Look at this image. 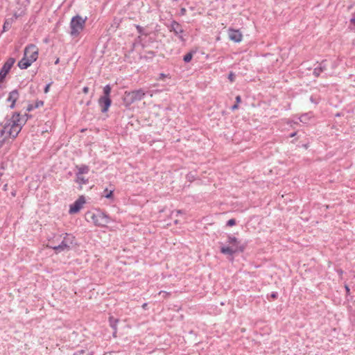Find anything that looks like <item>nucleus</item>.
<instances>
[{
    "instance_id": "de8ad7c7",
    "label": "nucleus",
    "mask_w": 355,
    "mask_h": 355,
    "mask_svg": "<svg viewBox=\"0 0 355 355\" xmlns=\"http://www.w3.org/2000/svg\"><path fill=\"white\" fill-rule=\"evenodd\" d=\"M296 134H297V132H294L291 133V134L290 135V136H289V137H293L294 136H295V135H296Z\"/></svg>"
},
{
    "instance_id": "39448f33",
    "label": "nucleus",
    "mask_w": 355,
    "mask_h": 355,
    "mask_svg": "<svg viewBox=\"0 0 355 355\" xmlns=\"http://www.w3.org/2000/svg\"><path fill=\"white\" fill-rule=\"evenodd\" d=\"M146 96V92L143 89H135L130 92H125L123 101L126 105H130L137 101L142 100Z\"/></svg>"
},
{
    "instance_id": "cd10ccee",
    "label": "nucleus",
    "mask_w": 355,
    "mask_h": 355,
    "mask_svg": "<svg viewBox=\"0 0 355 355\" xmlns=\"http://www.w3.org/2000/svg\"><path fill=\"white\" fill-rule=\"evenodd\" d=\"M12 22L10 19L6 20L3 26V31H6L10 28Z\"/></svg>"
},
{
    "instance_id": "0eeeda50",
    "label": "nucleus",
    "mask_w": 355,
    "mask_h": 355,
    "mask_svg": "<svg viewBox=\"0 0 355 355\" xmlns=\"http://www.w3.org/2000/svg\"><path fill=\"white\" fill-rule=\"evenodd\" d=\"M24 56L27 57L30 61L34 62L38 58V49L33 44H28L24 51Z\"/></svg>"
},
{
    "instance_id": "4468645a",
    "label": "nucleus",
    "mask_w": 355,
    "mask_h": 355,
    "mask_svg": "<svg viewBox=\"0 0 355 355\" xmlns=\"http://www.w3.org/2000/svg\"><path fill=\"white\" fill-rule=\"evenodd\" d=\"M22 127L17 125L14 126L12 125H10V127L8 128V135L10 137H12V139H15L17 137L20 131L21 130Z\"/></svg>"
},
{
    "instance_id": "aec40b11",
    "label": "nucleus",
    "mask_w": 355,
    "mask_h": 355,
    "mask_svg": "<svg viewBox=\"0 0 355 355\" xmlns=\"http://www.w3.org/2000/svg\"><path fill=\"white\" fill-rule=\"evenodd\" d=\"M114 189L109 190L107 188H105L103 191V194L102 196L107 199L114 200Z\"/></svg>"
},
{
    "instance_id": "5701e85b",
    "label": "nucleus",
    "mask_w": 355,
    "mask_h": 355,
    "mask_svg": "<svg viewBox=\"0 0 355 355\" xmlns=\"http://www.w3.org/2000/svg\"><path fill=\"white\" fill-rule=\"evenodd\" d=\"M196 53V51H191L189 53H187V54H185L183 57L184 62L186 63L191 62V60H192V58L193 57V55Z\"/></svg>"
},
{
    "instance_id": "c85d7f7f",
    "label": "nucleus",
    "mask_w": 355,
    "mask_h": 355,
    "mask_svg": "<svg viewBox=\"0 0 355 355\" xmlns=\"http://www.w3.org/2000/svg\"><path fill=\"white\" fill-rule=\"evenodd\" d=\"M186 178L189 182H192L196 180V175L193 172H189L186 175Z\"/></svg>"
},
{
    "instance_id": "603ef678",
    "label": "nucleus",
    "mask_w": 355,
    "mask_h": 355,
    "mask_svg": "<svg viewBox=\"0 0 355 355\" xmlns=\"http://www.w3.org/2000/svg\"><path fill=\"white\" fill-rule=\"evenodd\" d=\"M159 76H160V78H162L165 77V74H164V73H160V74H159Z\"/></svg>"
},
{
    "instance_id": "dca6fc26",
    "label": "nucleus",
    "mask_w": 355,
    "mask_h": 355,
    "mask_svg": "<svg viewBox=\"0 0 355 355\" xmlns=\"http://www.w3.org/2000/svg\"><path fill=\"white\" fill-rule=\"evenodd\" d=\"M33 62L30 61V60L26 56L24 55V57L18 62L17 66L21 69H26L28 68L31 64Z\"/></svg>"
},
{
    "instance_id": "3c124183",
    "label": "nucleus",
    "mask_w": 355,
    "mask_h": 355,
    "mask_svg": "<svg viewBox=\"0 0 355 355\" xmlns=\"http://www.w3.org/2000/svg\"><path fill=\"white\" fill-rule=\"evenodd\" d=\"M148 306L147 303H144L143 305H142V307L144 309H146V307Z\"/></svg>"
},
{
    "instance_id": "2eb2a0df",
    "label": "nucleus",
    "mask_w": 355,
    "mask_h": 355,
    "mask_svg": "<svg viewBox=\"0 0 355 355\" xmlns=\"http://www.w3.org/2000/svg\"><path fill=\"white\" fill-rule=\"evenodd\" d=\"M109 324L113 329L112 336L113 337H116V333H117V324L119 322V320L118 318H114V316H110L109 319Z\"/></svg>"
},
{
    "instance_id": "864d4df0",
    "label": "nucleus",
    "mask_w": 355,
    "mask_h": 355,
    "mask_svg": "<svg viewBox=\"0 0 355 355\" xmlns=\"http://www.w3.org/2000/svg\"><path fill=\"white\" fill-rule=\"evenodd\" d=\"M59 61H60L59 58H57V60H55V64H58V63H59Z\"/></svg>"
},
{
    "instance_id": "c756f323",
    "label": "nucleus",
    "mask_w": 355,
    "mask_h": 355,
    "mask_svg": "<svg viewBox=\"0 0 355 355\" xmlns=\"http://www.w3.org/2000/svg\"><path fill=\"white\" fill-rule=\"evenodd\" d=\"M10 123H5L3 129L0 131V138H1L3 137V135L5 134L6 131L8 132V129L10 127Z\"/></svg>"
},
{
    "instance_id": "f704fd0d",
    "label": "nucleus",
    "mask_w": 355,
    "mask_h": 355,
    "mask_svg": "<svg viewBox=\"0 0 355 355\" xmlns=\"http://www.w3.org/2000/svg\"><path fill=\"white\" fill-rule=\"evenodd\" d=\"M52 83H52V82H51V83H48V84L44 87V92L45 94H46V93H48V92H49L50 87H51V84H52Z\"/></svg>"
},
{
    "instance_id": "f257e3e1",
    "label": "nucleus",
    "mask_w": 355,
    "mask_h": 355,
    "mask_svg": "<svg viewBox=\"0 0 355 355\" xmlns=\"http://www.w3.org/2000/svg\"><path fill=\"white\" fill-rule=\"evenodd\" d=\"M229 244L232 245L230 246L220 247V252L223 254H228L232 256L233 254L239 252H243L246 248V243H241V241L237 238L232 235H227V241Z\"/></svg>"
},
{
    "instance_id": "5fc2aeb1",
    "label": "nucleus",
    "mask_w": 355,
    "mask_h": 355,
    "mask_svg": "<svg viewBox=\"0 0 355 355\" xmlns=\"http://www.w3.org/2000/svg\"><path fill=\"white\" fill-rule=\"evenodd\" d=\"M90 103H91V101H87V102L86 105H90Z\"/></svg>"
},
{
    "instance_id": "1a4fd4ad",
    "label": "nucleus",
    "mask_w": 355,
    "mask_h": 355,
    "mask_svg": "<svg viewBox=\"0 0 355 355\" xmlns=\"http://www.w3.org/2000/svg\"><path fill=\"white\" fill-rule=\"evenodd\" d=\"M170 31L171 32H173L174 34L178 37V38L182 41V42H185V39L184 38V37L181 35L183 32H184V30L182 28V26L181 25L176 21H173L171 24V26H170Z\"/></svg>"
},
{
    "instance_id": "9b49d317",
    "label": "nucleus",
    "mask_w": 355,
    "mask_h": 355,
    "mask_svg": "<svg viewBox=\"0 0 355 355\" xmlns=\"http://www.w3.org/2000/svg\"><path fill=\"white\" fill-rule=\"evenodd\" d=\"M19 97V94L17 89H13L9 93L6 101L11 102V104L10 105V109H13L15 107L16 101L18 100Z\"/></svg>"
},
{
    "instance_id": "e433bc0d",
    "label": "nucleus",
    "mask_w": 355,
    "mask_h": 355,
    "mask_svg": "<svg viewBox=\"0 0 355 355\" xmlns=\"http://www.w3.org/2000/svg\"><path fill=\"white\" fill-rule=\"evenodd\" d=\"M235 100H236V103H240L241 102V96L238 95L236 96L235 98Z\"/></svg>"
},
{
    "instance_id": "20e7f679",
    "label": "nucleus",
    "mask_w": 355,
    "mask_h": 355,
    "mask_svg": "<svg viewBox=\"0 0 355 355\" xmlns=\"http://www.w3.org/2000/svg\"><path fill=\"white\" fill-rule=\"evenodd\" d=\"M87 216L96 226L105 227L111 222L110 216L101 209H96L93 213H88Z\"/></svg>"
},
{
    "instance_id": "79ce46f5",
    "label": "nucleus",
    "mask_w": 355,
    "mask_h": 355,
    "mask_svg": "<svg viewBox=\"0 0 355 355\" xmlns=\"http://www.w3.org/2000/svg\"><path fill=\"white\" fill-rule=\"evenodd\" d=\"M6 163L4 162H2L1 163V166H0L1 169L4 170L6 168Z\"/></svg>"
},
{
    "instance_id": "c03bdc74",
    "label": "nucleus",
    "mask_w": 355,
    "mask_h": 355,
    "mask_svg": "<svg viewBox=\"0 0 355 355\" xmlns=\"http://www.w3.org/2000/svg\"><path fill=\"white\" fill-rule=\"evenodd\" d=\"M6 138H3L2 139H0V148H1V146H3V144H4L5 141H6Z\"/></svg>"
},
{
    "instance_id": "9d476101",
    "label": "nucleus",
    "mask_w": 355,
    "mask_h": 355,
    "mask_svg": "<svg viewBox=\"0 0 355 355\" xmlns=\"http://www.w3.org/2000/svg\"><path fill=\"white\" fill-rule=\"evenodd\" d=\"M98 105L101 107V111L105 113L109 110L112 105V99L110 97L101 96L98 101Z\"/></svg>"
},
{
    "instance_id": "f03ea898",
    "label": "nucleus",
    "mask_w": 355,
    "mask_h": 355,
    "mask_svg": "<svg viewBox=\"0 0 355 355\" xmlns=\"http://www.w3.org/2000/svg\"><path fill=\"white\" fill-rule=\"evenodd\" d=\"M76 245H77V243L75 236L71 234L66 233L59 245H48V248H52L58 254L64 251H69Z\"/></svg>"
},
{
    "instance_id": "ddd939ff",
    "label": "nucleus",
    "mask_w": 355,
    "mask_h": 355,
    "mask_svg": "<svg viewBox=\"0 0 355 355\" xmlns=\"http://www.w3.org/2000/svg\"><path fill=\"white\" fill-rule=\"evenodd\" d=\"M6 123H10V125H12L14 126H23V121L22 118L20 116L19 113L15 112L12 114V116L10 119H8Z\"/></svg>"
},
{
    "instance_id": "6e6d98bb",
    "label": "nucleus",
    "mask_w": 355,
    "mask_h": 355,
    "mask_svg": "<svg viewBox=\"0 0 355 355\" xmlns=\"http://www.w3.org/2000/svg\"><path fill=\"white\" fill-rule=\"evenodd\" d=\"M1 125H2V123H0V126H1Z\"/></svg>"
},
{
    "instance_id": "473e14b6",
    "label": "nucleus",
    "mask_w": 355,
    "mask_h": 355,
    "mask_svg": "<svg viewBox=\"0 0 355 355\" xmlns=\"http://www.w3.org/2000/svg\"><path fill=\"white\" fill-rule=\"evenodd\" d=\"M235 77H236V75L234 74V72H232V71H230V73H229V75H228V79L230 80V81L231 83L234 82V80H235Z\"/></svg>"
},
{
    "instance_id": "8fccbe9b",
    "label": "nucleus",
    "mask_w": 355,
    "mask_h": 355,
    "mask_svg": "<svg viewBox=\"0 0 355 355\" xmlns=\"http://www.w3.org/2000/svg\"><path fill=\"white\" fill-rule=\"evenodd\" d=\"M11 195H12V196H16V191H12V192L11 193Z\"/></svg>"
},
{
    "instance_id": "4c0bfd02",
    "label": "nucleus",
    "mask_w": 355,
    "mask_h": 355,
    "mask_svg": "<svg viewBox=\"0 0 355 355\" xmlns=\"http://www.w3.org/2000/svg\"><path fill=\"white\" fill-rule=\"evenodd\" d=\"M186 12H187V10H186V8H182L180 9V15H186Z\"/></svg>"
},
{
    "instance_id": "f8f14e48",
    "label": "nucleus",
    "mask_w": 355,
    "mask_h": 355,
    "mask_svg": "<svg viewBox=\"0 0 355 355\" xmlns=\"http://www.w3.org/2000/svg\"><path fill=\"white\" fill-rule=\"evenodd\" d=\"M228 34L230 40L234 42H240L242 40L243 35L239 30L230 28Z\"/></svg>"
},
{
    "instance_id": "b1692460",
    "label": "nucleus",
    "mask_w": 355,
    "mask_h": 355,
    "mask_svg": "<svg viewBox=\"0 0 355 355\" xmlns=\"http://www.w3.org/2000/svg\"><path fill=\"white\" fill-rule=\"evenodd\" d=\"M30 2V0H17V6L26 9Z\"/></svg>"
},
{
    "instance_id": "a18cd8bd",
    "label": "nucleus",
    "mask_w": 355,
    "mask_h": 355,
    "mask_svg": "<svg viewBox=\"0 0 355 355\" xmlns=\"http://www.w3.org/2000/svg\"><path fill=\"white\" fill-rule=\"evenodd\" d=\"M337 272L340 275H342L343 273V271L342 269H338L337 270Z\"/></svg>"
},
{
    "instance_id": "2f4dec72",
    "label": "nucleus",
    "mask_w": 355,
    "mask_h": 355,
    "mask_svg": "<svg viewBox=\"0 0 355 355\" xmlns=\"http://www.w3.org/2000/svg\"><path fill=\"white\" fill-rule=\"evenodd\" d=\"M236 224V219L231 218L227 221L226 225L228 227H232Z\"/></svg>"
},
{
    "instance_id": "a211bd4d",
    "label": "nucleus",
    "mask_w": 355,
    "mask_h": 355,
    "mask_svg": "<svg viewBox=\"0 0 355 355\" xmlns=\"http://www.w3.org/2000/svg\"><path fill=\"white\" fill-rule=\"evenodd\" d=\"M25 8H23L21 7L17 6V10H15L13 16L12 18H10L11 21H14L15 20L17 19L19 17L23 16L25 15L26 12Z\"/></svg>"
},
{
    "instance_id": "6ab92c4d",
    "label": "nucleus",
    "mask_w": 355,
    "mask_h": 355,
    "mask_svg": "<svg viewBox=\"0 0 355 355\" xmlns=\"http://www.w3.org/2000/svg\"><path fill=\"white\" fill-rule=\"evenodd\" d=\"M43 105H44V101H42V100H37L35 101V104H28L27 107H26V110L28 112H31L34 109L39 108V107H42Z\"/></svg>"
},
{
    "instance_id": "393cba45",
    "label": "nucleus",
    "mask_w": 355,
    "mask_h": 355,
    "mask_svg": "<svg viewBox=\"0 0 355 355\" xmlns=\"http://www.w3.org/2000/svg\"><path fill=\"white\" fill-rule=\"evenodd\" d=\"M111 91H112L111 86L110 85H106L103 87V95L102 96L110 97Z\"/></svg>"
},
{
    "instance_id": "c9c22d12",
    "label": "nucleus",
    "mask_w": 355,
    "mask_h": 355,
    "mask_svg": "<svg viewBox=\"0 0 355 355\" xmlns=\"http://www.w3.org/2000/svg\"><path fill=\"white\" fill-rule=\"evenodd\" d=\"M278 297V293L277 292H272L270 294V297L273 300L277 299Z\"/></svg>"
},
{
    "instance_id": "6e6552de",
    "label": "nucleus",
    "mask_w": 355,
    "mask_h": 355,
    "mask_svg": "<svg viewBox=\"0 0 355 355\" xmlns=\"http://www.w3.org/2000/svg\"><path fill=\"white\" fill-rule=\"evenodd\" d=\"M85 202V197L83 196H80L72 205H70L69 210V214H73L79 212Z\"/></svg>"
},
{
    "instance_id": "423d86ee",
    "label": "nucleus",
    "mask_w": 355,
    "mask_h": 355,
    "mask_svg": "<svg viewBox=\"0 0 355 355\" xmlns=\"http://www.w3.org/2000/svg\"><path fill=\"white\" fill-rule=\"evenodd\" d=\"M15 58H9L3 64L1 69H0V88H1V84L5 80L6 76L10 72L12 67L15 62Z\"/></svg>"
},
{
    "instance_id": "7c9ffc66",
    "label": "nucleus",
    "mask_w": 355,
    "mask_h": 355,
    "mask_svg": "<svg viewBox=\"0 0 355 355\" xmlns=\"http://www.w3.org/2000/svg\"><path fill=\"white\" fill-rule=\"evenodd\" d=\"M73 355H92L91 353L86 352L85 350L81 349L73 353Z\"/></svg>"
},
{
    "instance_id": "412c9836",
    "label": "nucleus",
    "mask_w": 355,
    "mask_h": 355,
    "mask_svg": "<svg viewBox=\"0 0 355 355\" xmlns=\"http://www.w3.org/2000/svg\"><path fill=\"white\" fill-rule=\"evenodd\" d=\"M78 168V173L76 175H82L83 174H87L88 173L89 171V168L87 165H81L80 166H76Z\"/></svg>"
},
{
    "instance_id": "7ed1b4c3",
    "label": "nucleus",
    "mask_w": 355,
    "mask_h": 355,
    "mask_svg": "<svg viewBox=\"0 0 355 355\" xmlns=\"http://www.w3.org/2000/svg\"><path fill=\"white\" fill-rule=\"evenodd\" d=\"M87 17L83 18L79 15L73 16L70 21V35L73 37H78L83 31Z\"/></svg>"
},
{
    "instance_id": "37998d69",
    "label": "nucleus",
    "mask_w": 355,
    "mask_h": 355,
    "mask_svg": "<svg viewBox=\"0 0 355 355\" xmlns=\"http://www.w3.org/2000/svg\"><path fill=\"white\" fill-rule=\"evenodd\" d=\"M350 24L355 26V16L350 19Z\"/></svg>"
},
{
    "instance_id": "a19ab883",
    "label": "nucleus",
    "mask_w": 355,
    "mask_h": 355,
    "mask_svg": "<svg viewBox=\"0 0 355 355\" xmlns=\"http://www.w3.org/2000/svg\"><path fill=\"white\" fill-rule=\"evenodd\" d=\"M83 92L84 94H87L89 92V87H84L83 88Z\"/></svg>"
},
{
    "instance_id": "49530a36",
    "label": "nucleus",
    "mask_w": 355,
    "mask_h": 355,
    "mask_svg": "<svg viewBox=\"0 0 355 355\" xmlns=\"http://www.w3.org/2000/svg\"><path fill=\"white\" fill-rule=\"evenodd\" d=\"M3 189L4 191H7V189H8V184H5L3 185Z\"/></svg>"
},
{
    "instance_id": "bb28decb",
    "label": "nucleus",
    "mask_w": 355,
    "mask_h": 355,
    "mask_svg": "<svg viewBox=\"0 0 355 355\" xmlns=\"http://www.w3.org/2000/svg\"><path fill=\"white\" fill-rule=\"evenodd\" d=\"M135 28H136V29H137V31L139 34L143 35H145V36H148L149 35V33H146L144 31V28L142 26H141L140 25L136 24L135 25Z\"/></svg>"
},
{
    "instance_id": "72a5a7b5",
    "label": "nucleus",
    "mask_w": 355,
    "mask_h": 355,
    "mask_svg": "<svg viewBox=\"0 0 355 355\" xmlns=\"http://www.w3.org/2000/svg\"><path fill=\"white\" fill-rule=\"evenodd\" d=\"M32 116L31 114H25L22 118V121H23V125L26 123V122L27 121V120L31 118Z\"/></svg>"
},
{
    "instance_id": "a878e982",
    "label": "nucleus",
    "mask_w": 355,
    "mask_h": 355,
    "mask_svg": "<svg viewBox=\"0 0 355 355\" xmlns=\"http://www.w3.org/2000/svg\"><path fill=\"white\" fill-rule=\"evenodd\" d=\"M76 182L81 185L87 184L89 180L88 179H85L82 175H76Z\"/></svg>"
},
{
    "instance_id": "58836bf2",
    "label": "nucleus",
    "mask_w": 355,
    "mask_h": 355,
    "mask_svg": "<svg viewBox=\"0 0 355 355\" xmlns=\"http://www.w3.org/2000/svg\"><path fill=\"white\" fill-rule=\"evenodd\" d=\"M345 291L347 295H349L350 293V288L347 285L345 286Z\"/></svg>"
},
{
    "instance_id": "ea45409f",
    "label": "nucleus",
    "mask_w": 355,
    "mask_h": 355,
    "mask_svg": "<svg viewBox=\"0 0 355 355\" xmlns=\"http://www.w3.org/2000/svg\"><path fill=\"white\" fill-rule=\"evenodd\" d=\"M238 108H239V104L238 103H235L231 107L232 110H237Z\"/></svg>"
},
{
    "instance_id": "f3484780",
    "label": "nucleus",
    "mask_w": 355,
    "mask_h": 355,
    "mask_svg": "<svg viewBox=\"0 0 355 355\" xmlns=\"http://www.w3.org/2000/svg\"><path fill=\"white\" fill-rule=\"evenodd\" d=\"M327 69V64H325V61H322L318 67H315L313 70V74L315 77L318 78L320 76V73L324 71Z\"/></svg>"
},
{
    "instance_id": "4be33fe9",
    "label": "nucleus",
    "mask_w": 355,
    "mask_h": 355,
    "mask_svg": "<svg viewBox=\"0 0 355 355\" xmlns=\"http://www.w3.org/2000/svg\"><path fill=\"white\" fill-rule=\"evenodd\" d=\"M155 56V52L153 51H148L146 52V54L141 57L142 59L146 60L149 62L151 61L153 58Z\"/></svg>"
},
{
    "instance_id": "09e8293b",
    "label": "nucleus",
    "mask_w": 355,
    "mask_h": 355,
    "mask_svg": "<svg viewBox=\"0 0 355 355\" xmlns=\"http://www.w3.org/2000/svg\"><path fill=\"white\" fill-rule=\"evenodd\" d=\"M182 210H180H180H176L177 215L180 214H182Z\"/></svg>"
}]
</instances>
